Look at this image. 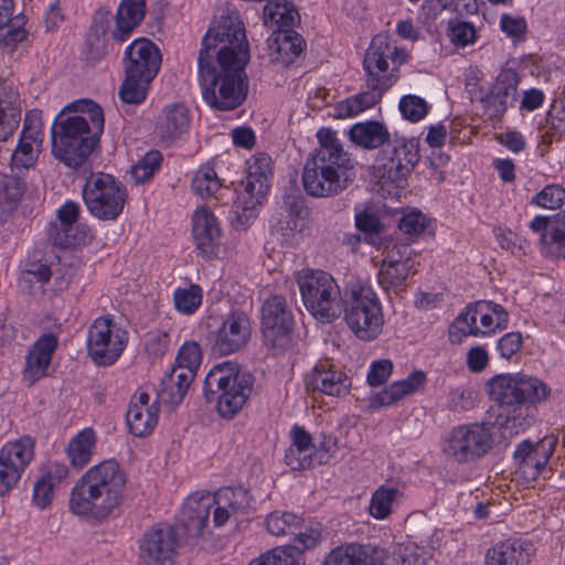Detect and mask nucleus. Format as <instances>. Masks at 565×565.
Segmentation results:
<instances>
[{
	"label": "nucleus",
	"instance_id": "1",
	"mask_svg": "<svg viewBox=\"0 0 565 565\" xmlns=\"http://www.w3.org/2000/svg\"><path fill=\"white\" fill-rule=\"evenodd\" d=\"M245 26L236 13L222 15L202 40L199 74L204 100L217 110H233L247 97L249 62Z\"/></svg>",
	"mask_w": 565,
	"mask_h": 565
},
{
	"label": "nucleus",
	"instance_id": "2",
	"mask_svg": "<svg viewBox=\"0 0 565 565\" xmlns=\"http://www.w3.org/2000/svg\"><path fill=\"white\" fill-rule=\"evenodd\" d=\"M104 114L94 102L82 99L66 105L51 129L52 153L66 167L84 166L99 142Z\"/></svg>",
	"mask_w": 565,
	"mask_h": 565
},
{
	"label": "nucleus",
	"instance_id": "3",
	"mask_svg": "<svg viewBox=\"0 0 565 565\" xmlns=\"http://www.w3.org/2000/svg\"><path fill=\"white\" fill-rule=\"evenodd\" d=\"M317 139L319 147L306 160L302 184L310 196H335L353 183L355 162L343 149L337 131L327 127L320 128Z\"/></svg>",
	"mask_w": 565,
	"mask_h": 565
},
{
	"label": "nucleus",
	"instance_id": "4",
	"mask_svg": "<svg viewBox=\"0 0 565 565\" xmlns=\"http://www.w3.org/2000/svg\"><path fill=\"white\" fill-rule=\"evenodd\" d=\"M487 390L501 408L497 423L504 439L525 429L530 425L532 407L551 394L543 381L523 373L498 374L487 382Z\"/></svg>",
	"mask_w": 565,
	"mask_h": 565
},
{
	"label": "nucleus",
	"instance_id": "5",
	"mask_svg": "<svg viewBox=\"0 0 565 565\" xmlns=\"http://www.w3.org/2000/svg\"><path fill=\"white\" fill-rule=\"evenodd\" d=\"M126 483L127 477L120 465L116 460H104L75 482L70 510L92 520L107 519L122 504Z\"/></svg>",
	"mask_w": 565,
	"mask_h": 565
},
{
	"label": "nucleus",
	"instance_id": "6",
	"mask_svg": "<svg viewBox=\"0 0 565 565\" xmlns=\"http://www.w3.org/2000/svg\"><path fill=\"white\" fill-rule=\"evenodd\" d=\"M254 386V376L239 365L225 361L215 365L205 376L203 393L207 402H217V412L232 418L245 405Z\"/></svg>",
	"mask_w": 565,
	"mask_h": 565
},
{
	"label": "nucleus",
	"instance_id": "7",
	"mask_svg": "<svg viewBox=\"0 0 565 565\" xmlns=\"http://www.w3.org/2000/svg\"><path fill=\"white\" fill-rule=\"evenodd\" d=\"M122 65L125 81L119 89L120 99L125 104H140L160 70V51L150 40L137 39L126 47Z\"/></svg>",
	"mask_w": 565,
	"mask_h": 565
},
{
	"label": "nucleus",
	"instance_id": "8",
	"mask_svg": "<svg viewBox=\"0 0 565 565\" xmlns=\"http://www.w3.org/2000/svg\"><path fill=\"white\" fill-rule=\"evenodd\" d=\"M296 280L305 307L317 320L327 323L341 316L343 297L329 273L305 268L297 273Z\"/></svg>",
	"mask_w": 565,
	"mask_h": 565
},
{
	"label": "nucleus",
	"instance_id": "9",
	"mask_svg": "<svg viewBox=\"0 0 565 565\" xmlns=\"http://www.w3.org/2000/svg\"><path fill=\"white\" fill-rule=\"evenodd\" d=\"M342 312L348 327L360 340H374L382 332V307L370 286L355 285L347 290L342 300Z\"/></svg>",
	"mask_w": 565,
	"mask_h": 565
},
{
	"label": "nucleus",
	"instance_id": "10",
	"mask_svg": "<svg viewBox=\"0 0 565 565\" xmlns=\"http://www.w3.org/2000/svg\"><path fill=\"white\" fill-rule=\"evenodd\" d=\"M82 196L90 215L100 221H115L124 211L128 191L114 175L96 172L86 178Z\"/></svg>",
	"mask_w": 565,
	"mask_h": 565
},
{
	"label": "nucleus",
	"instance_id": "11",
	"mask_svg": "<svg viewBox=\"0 0 565 565\" xmlns=\"http://www.w3.org/2000/svg\"><path fill=\"white\" fill-rule=\"evenodd\" d=\"M491 423H471L454 427L445 437L443 451L457 463L476 461L493 446Z\"/></svg>",
	"mask_w": 565,
	"mask_h": 565
},
{
	"label": "nucleus",
	"instance_id": "12",
	"mask_svg": "<svg viewBox=\"0 0 565 565\" xmlns=\"http://www.w3.org/2000/svg\"><path fill=\"white\" fill-rule=\"evenodd\" d=\"M271 177V158L267 153H255L248 161L247 175L243 181L244 191L235 202V213L239 225L245 227L250 220L257 216V206L262 204L268 193Z\"/></svg>",
	"mask_w": 565,
	"mask_h": 565
},
{
	"label": "nucleus",
	"instance_id": "13",
	"mask_svg": "<svg viewBox=\"0 0 565 565\" xmlns=\"http://www.w3.org/2000/svg\"><path fill=\"white\" fill-rule=\"evenodd\" d=\"M295 316L287 299L280 295L268 297L260 307V329L266 347L276 353L289 348L292 341Z\"/></svg>",
	"mask_w": 565,
	"mask_h": 565
},
{
	"label": "nucleus",
	"instance_id": "14",
	"mask_svg": "<svg viewBox=\"0 0 565 565\" xmlns=\"http://www.w3.org/2000/svg\"><path fill=\"white\" fill-rule=\"evenodd\" d=\"M379 156L382 161L380 178L398 184L406 180L418 163L419 142L414 138L395 137L390 139Z\"/></svg>",
	"mask_w": 565,
	"mask_h": 565
},
{
	"label": "nucleus",
	"instance_id": "15",
	"mask_svg": "<svg viewBox=\"0 0 565 565\" xmlns=\"http://www.w3.org/2000/svg\"><path fill=\"white\" fill-rule=\"evenodd\" d=\"M252 323L243 310H232L212 333V350L218 355H228L239 351L250 340Z\"/></svg>",
	"mask_w": 565,
	"mask_h": 565
},
{
	"label": "nucleus",
	"instance_id": "16",
	"mask_svg": "<svg viewBox=\"0 0 565 565\" xmlns=\"http://www.w3.org/2000/svg\"><path fill=\"white\" fill-rule=\"evenodd\" d=\"M125 349L124 335L113 331V319L98 318L88 329L87 352L98 365H111Z\"/></svg>",
	"mask_w": 565,
	"mask_h": 565
},
{
	"label": "nucleus",
	"instance_id": "17",
	"mask_svg": "<svg viewBox=\"0 0 565 565\" xmlns=\"http://www.w3.org/2000/svg\"><path fill=\"white\" fill-rule=\"evenodd\" d=\"M33 456L34 443L30 437L8 443L1 448L0 495H6L17 486Z\"/></svg>",
	"mask_w": 565,
	"mask_h": 565
},
{
	"label": "nucleus",
	"instance_id": "18",
	"mask_svg": "<svg viewBox=\"0 0 565 565\" xmlns=\"http://www.w3.org/2000/svg\"><path fill=\"white\" fill-rule=\"evenodd\" d=\"M557 444L558 437L553 434L545 436L536 444L529 439L523 440L513 454L518 471L526 479L536 480L548 463Z\"/></svg>",
	"mask_w": 565,
	"mask_h": 565
},
{
	"label": "nucleus",
	"instance_id": "19",
	"mask_svg": "<svg viewBox=\"0 0 565 565\" xmlns=\"http://www.w3.org/2000/svg\"><path fill=\"white\" fill-rule=\"evenodd\" d=\"M396 53L388 39L382 34L374 36L363 60L367 87L387 89L393 84V74L388 72V56Z\"/></svg>",
	"mask_w": 565,
	"mask_h": 565
},
{
	"label": "nucleus",
	"instance_id": "20",
	"mask_svg": "<svg viewBox=\"0 0 565 565\" xmlns=\"http://www.w3.org/2000/svg\"><path fill=\"white\" fill-rule=\"evenodd\" d=\"M178 545L175 530L170 525H160L143 534L140 551L148 565H166L171 562Z\"/></svg>",
	"mask_w": 565,
	"mask_h": 565
},
{
	"label": "nucleus",
	"instance_id": "21",
	"mask_svg": "<svg viewBox=\"0 0 565 565\" xmlns=\"http://www.w3.org/2000/svg\"><path fill=\"white\" fill-rule=\"evenodd\" d=\"M530 227L540 234V242L546 255L565 258V211L548 216H535Z\"/></svg>",
	"mask_w": 565,
	"mask_h": 565
},
{
	"label": "nucleus",
	"instance_id": "22",
	"mask_svg": "<svg viewBox=\"0 0 565 565\" xmlns=\"http://www.w3.org/2000/svg\"><path fill=\"white\" fill-rule=\"evenodd\" d=\"M387 557L382 547L349 543L331 550L321 565H385Z\"/></svg>",
	"mask_w": 565,
	"mask_h": 565
},
{
	"label": "nucleus",
	"instance_id": "23",
	"mask_svg": "<svg viewBox=\"0 0 565 565\" xmlns=\"http://www.w3.org/2000/svg\"><path fill=\"white\" fill-rule=\"evenodd\" d=\"M307 391L320 392L330 396H343L349 393L351 381L345 373L329 361H320L305 377Z\"/></svg>",
	"mask_w": 565,
	"mask_h": 565
},
{
	"label": "nucleus",
	"instance_id": "24",
	"mask_svg": "<svg viewBox=\"0 0 565 565\" xmlns=\"http://www.w3.org/2000/svg\"><path fill=\"white\" fill-rule=\"evenodd\" d=\"M192 235L196 248L205 258H212L216 255L221 228L213 212L205 207L195 210L192 217Z\"/></svg>",
	"mask_w": 565,
	"mask_h": 565
},
{
	"label": "nucleus",
	"instance_id": "25",
	"mask_svg": "<svg viewBox=\"0 0 565 565\" xmlns=\"http://www.w3.org/2000/svg\"><path fill=\"white\" fill-rule=\"evenodd\" d=\"M213 521L215 526H222L231 518L248 513L250 508L249 492L242 488H223L212 494Z\"/></svg>",
	"mask_w": 565,
	"mask_h": 565
},
{
	"label": "nucleus",
	"instance_id": "26",
	"mask_svg": "<svg viewBox=\"0 0 565 565\" xmlns=\"http://www.w3.org/2000/svg\"><path fill=\"white\" fill-rule=\"evenodd\" d=\"M213 501L211 493L194 494L186 499L180 511L179 523L188 537L194 539L203 534Z\"/></svg>",
	"mask_w": 565,
	"mask_h": 565
},
{
	"label": "nucleus",
	"instance_id": "27",
	"mask_svg": "<svg viewBox=\"0 0 565 565\" xmlns=\"http://www.w3.org/2000/svg\"><path fill=\"white\" fill-rule=\"evenodd\" d=\"M22 115L21 98L15 86L0 79V142L7 141L19 127Z\"/></svg>",
	"mask_w": 565,
	"mask_h": 565
},
{
	"label": "nucleus",
	"instance_id": "28",
	"mask_svg": "<svg viewBox=\"0 0 565 565\" xmlns=\"http://www.w3.org/2000/svg\"><path fill=\"white\" fill-rule=\"evenodd\" d=\"M57 344V337L53 333H45L40 337L25 356L23 372L25 380L33 383L46 373Z\"/></svg>",
	"mask_w": 565,
	"mask_h": 565
},
{
	"label": "nucleus",
	"instance_id": "29",
	"mask_svg": "<svg viewBox=\"0 0 565 565\" xmlns=\"http://www.w3.org/2000/svg\"><path fill=\"white\" fill-rule=\"evenodd\" d=\"M532 544L521 540H507L489 548L486 565H526L530 563Z\"/></svg>",
	"mask_w": 565,
	"mask_h": 565
},
{
	"label": "nucleus",
	"instance_id": "30",
	"mask_svg": "<svg viewBox=\"0 0 565 565\" xmlns=\"http://www.w3.org/2000/svg\"><path fill=\"white\" fill-rule=\"evenodd\" d=\"M426 382V374L423 371H414L406 379L395 381L372 398L373 407L391 406L414 394Z\"/></svg>",
	"mask_w": 565,
	"mask_h": 565
},
{
	"label": "nucleus",
	"instance_id": "31",
	"mask_svg": "<svg viewBox=\"0 0 565 565\" xmlns=\"http://www.w3.org/2000/svg\"><path fill=\"white\" fill-rule=\"evenodd\" d=\"M146 14V0H121L116 12V25L111 36L125 42L141 23Z\"/></svg>",
	"mask_w": 565,
	"mask_h": 565
},
{
	"label": "nucleus",
	"instance_id": "32",
	"mask_svg": "<svg viewBox=\"0 0 565 565\" xmlns=\"http://www.w3.org/2000/svg\"><path fill=\"white\" fill-rule=\"evenodd\" d=\"M349 139L358 147L373 150L384 148L391 139V134L383 122L366 120L356 122L349 129Z\"/></svg>",
	"mask_w": 565,
	"mask_h": 565
},
{
	"label": "nucleus",
	"instance_id": "33",
	"mask_svg": "<svg viewBox=\"0 0 565 565\" xmlns=\"http://www.w3.org/2000/svg\"><path fill=\"white\" fill-rule=\"evenodd\" d=\"M189 127V110L178 103L166 106L157 121V131L166 140L180 138Z\"/></svg>",
	"mask_w": 565,
	"mask_h": 565
},
{
	"label": "nucleus",
	"instance_id": "34",
	"mask_svg": "<svg viewBox=\"0 0 565 565\" xmlns=\"http://www.w3.org/2000/svg\"><path fill=\"white\" fill-rule=\"evenodd\" d=\"M369 89L339 102L334 107L338 118L354 117L377 104L386 89L367 87Z\"/></svg>",
	"mask_w": 565,
	"mask_h": 565
},
{
	"label": "nucleus",
	"instance_id": "35",
	"mask_svg": "<svg viewBox=\"0 0 565 565\" xmlns=\"http://www.w3.org/2000/svg\"><path fill=\"white\" fill-rule=\"evenodd\" d=\"M25 190L24 182L14 175L0 179V223H6L17 210Z\"/></svg>",
	"mask_w": 565,
	"mask_h": 565
},
{
	"label": "nucleus",
	"instance_id": "36",
	"mask_svg": "<svg viewBox=\"0 0 565 565\" xmlns=\"http://www.w3.org/2000/svg\"><path fill=\"white\" fill-rule=\"evenodd\" d=\"M472 302L468 303L465 309L455 318L448 329V340L451 344H461L467 337H486L488 331H482L477 326L476 309L471 308Z\"/></svg>",
	"mask_w": 565,
	"mask_h": 565
},
{
	"label": "nucleus",
	"instance_id": "37",
	"mask_svg": "<svg viewBox=\"0 0 565 565\" xmlns=\"http://www.w3.org/2000/svg\"><path fill=\"white\" fill-rule=\"evenodd\" d=\"M95 444L96 436L92 428H85L74 436L67 446L71 465L77 469L86 466L92 459Z\"/></svg>",
	"mask_w": 565,
	"mask_h": 565
},
{
	"label": "nucleus",
	"instance_id": "38",
	"mask_svg": "<svg viewBox=\"0 0 565 565\" xmlns=\"http://www.w3.org/2000/svg\"><path fill=\"white\" fill-rule=\"evenodd\" d=\"M159 408H143L129 405L126 422L129 431L136 437L149 436L158 424Z\"/></svg>",
	"mask_w": 565,
	"mask_h": 565
},
{
	"label": "nucleus",
	"instance_id": "39",
	"mask_svg": "<svg viewBox=\"0 0 565 565\" xmlns=\"http://www.w3.org/2000/svg\"><path fill=\"white\" fill-rule=\"evenodd\" d=\"M47 235L54 246L63 249L86 243V233L82 232L78 226H66L58 223H52L49 227Z\"/></svg>",
	"mask_w": 565,
	"mask_h": 565
},
{
	"label": "nucleus",
	"instance_id": "40",
	"mask_svg": "<svg viewBox=\"0 0 565 565\" xmlns=\"http://www.w3.org/2000/svg\"><path fill=\"white\" fill-rule=\"evenodd\" d=\"M303 520L291 512L274 511L266 519V527L273 535H292L301 527Z\"/></svg>",
	"mask_w": 565,
	"mask_h": 565
},
{
	"label": "nucleus",
	"instance_id": "41",
	"mask_svg": "<svg viewBox=\"0 0 565 565\" xmlns=\"http://www.w3.org/2000/svg\"><path fill=\"white\" fill-rule=\"evenodd\" d=\"M203 291L196 284L186 288H177L173 292V303L177 311L183 315L194 313L202 303Z\"/></svg>",
	"mask_w": 565,
	"mask_h": 565
},
{
	"label": "nucleus",
	"instance_id": "42",
	"mask_svg": "<svg viewBox=\"0 0 565 565\" xmlns=\"http://www.w3.org/2000/svg\"><path fill=\"white\" fill-rule=\"evenodd\" d=\"M298 13L290 8L286 0H273L265 4L263 18L265 23H274L280 26H292Z\"/></svg>",
	"mask_w": 565,
	"mask_h": 565
},
{
	"label": "nucleus",
	"instance_id": "43",
	"mask_svg": "<svg viewBox=\"0 0 565 565\" xmlns=\"http://www.w3.org/2000/svg\"><path fill=\"white\" fill-rule=\"evenodd\" d=\"M422 545L415 542H406L398 544L393 552L394 559L401 565H424L429 558L430 553L424 541Z\"/></svg>",
	"mask_w": 565,
	"mask_h": 565
},
{
	"label": "nucleus",
	"instance_id": "44",
	"mask_svg": "<svg viewBox=\"0 0 565 565\" xmlns=\"http://www.w3.org/2000/svg\"><path fill=\"white\" fill-rule=\"evenodd\" d=\"M221 186V181L210 164L201 167L192 179L193 191L203 199L211 198Z\"/></svg>",
	"mask_w": 565,
	"mask_h": 565
},
{
	"label": "nucleus",
	"instance_id": "45",
	"mask_svg": "<svg viewBox=\"0 0 565 565\" xmlns=\"http://www.w3.org/2000/svg\"><path fill=\"white\" fill-rule=\"evenodd\" d=\"M298 547H276L250 562L249 565H300Z\"/></svg>",
	"mask_w": 565,
	"mask_h": 565
},
{
	"label": "nucleus",
	"instance_id": "46",
	"mask_svg": "<svg viewBox=\"0 0 565 565\" xmlns=\"http://www.w3.org/2000/svg\"><path fill=\"white\" fill-rule=\"evenodd\" d=\"M398 495L395 488L380 487L372 495L369 512L379 520L387 518L392 512V504Z\"/></svg>",
	"mask_w": 565,
	"mask_h": 565
},
{
	"label": "nucleus",
	"instance_id": "47",
	"mask_svg": "<svg viewBox=\"0 0 565 565\" xmlns=\"http://www.w3.org/2000/svg\"><path fill=\"white\" fill-rule=\"evenodd\" d=\"M415 263H404L397 265L382 263L381 269L379 271L380 285L384 289L402 286L407 279Z\"/></svg>",
	"mask_w": 565,
	"mask_h": 565
},
{
	"label": "nucleus",
	"instance_id": "48",
	"mask_svg": "<svg viewBox=\"0 0 565 565\" xmlns=\"http://www.w3.org/2000/svg\"><path fill=\"white\" fill-rule=\"evenodd\" d=\"M162 161V154L158 150L148 151L135 166L131 167L130 174L136 183H143L152 178L159 170Z\"/></svg>",
	"mask_w": 565,
	"mask_h": 565
},
{
	"label": "nucleus",
	"instance_id": "49",
	"mask_svg": "<svg viewBox=\"0 0 565 565\" xmlns=\"http://www.w3.org/2000/svg\"><path fill=\"white\" fill-rule=\"evenodd\" d=\"M447 36L456 47H466L477 41V31L470 22L449 21Z\"/></svg>",
	"mask_w": 565,
	"mask_h": 565
},
{
	"label": "nucleus",
	"instance_id": "50",
	"mask_svg": "<svg viewBox=\"0 0 565 565\" xmlns=\"http://www.w3.org/2000/svg\"><path fill=\"white\" fill-rule=\"evenodd\" d=\"M277 52L289 56L288 60H284L285 63H291L295 57H298L306 46V42L302 36L290 30L280 34L277 40Z\"/></svg>",
	"mask_w": 565,
	"mask_h": 565
},
{
	"label": "nucleus",
	"instance_id": "51",
	"mask_svg": "<svg viewBox=\"0 0 565 565\" xmlns=\"http://www.w3.org/2000/svg\"><path fill=\"white\" fill-rule=\"evenodd\" d=\"M282 207L290 216V220L287 221V230L292 231L296 228L298 220H303L308 216V207L305 198L299 193L291 192L285 194Z\"/></svg>",
	"mask_w": 565,
	"mask_h": 565
},
{
	"label": "nucleus",
	"instance_id": "52",
	"mask_svg": "<svg viewBox=\"0 0 565 565\" xmlns=\"http://www.w3.org/2000/svg\"><path fill=\"white\" fill-rule=\"evenodd\" d=\"M23 18L12 19V14L7 21L0 23V45L15 46L26 36V31L22 28Z\"/></svg>",
	"mask_w": 565,
	"mask_h": 565
},
{
	"label": "nucleus",
	"instance_id": "53",
	"mask_svg": "<svg viewBox=\"0 0 565 565\" xmlns=\"http://www.w3.org/2000/svg\"><path fill=\"white\" fill-rule=\"evenodd\" d=\"M321 533L322 527L320 523H315L305 526L303 531H300L299 529L295 531L294 545H287L286 547H298L301 563H303V551L316 547L321 541Z\"/></svg>",
	"mask_w": 565,
	"mask_h": 565
},
{
	"label": "nucleus",
	"instance_id": "54",
	"mask_svg": "<svg viewBox=\"0 0 565 565\" xmlns=\"http://www.w3.org/2000/svg\"><path fill=\"white\" fill-rule=\"evenodd\" d=\"M398 107L403 117L412 122L419 121L428 111L426 100L416 95L403 96Z\"/></svg>",
	"mask_w": 565,
	"mask_h": 565
},
{
	"label": "nucleus",
	"instance_id": "55",
	"mask_svg": "<svg viewBox=\"0 0 565 565\" xmlns=\"http://www.w3.org/2000/svg\"><path fill=\"white\" fill-rule=\"evenodd\" d=\"M532 202L544 209H558L565 202V190L558 184L546 185L533 198Z\"/></svg>",
	"mask_w": 565,
	"mask_h": 565
},
{
	"label": "nucleus",
	"instance_id": "56",
	"mask_svg": "<svg viewBox=\"0 0 565 565\" xmlns=\"http://www.w3.org/2000/svg\"><path fill=\"white\" fill-rule=\"evenodd\" d=\"M510 99L511 96L493 86L492 90L481 102L489 117L499 119L505 113Z\"/></svg>",
	"mask_w": 565,
	"mask_h": 565
},
{
	"label": "nucleus",
	"instance_id": "57",
	"mask_svg": "<svg viewBox=\"0 0 565 565\" xmlns=\"http://www.w3.org/2000/svg\"><path fill=\"white\" fill-rule=\"evenodd\" d=\"M202 361L200 345L194 341L185 342L178 352L177 365L196 372Z\"/></svg>",
	"mask_w": 565,
	"mask_h": 565
},
{
	"label": "nucleus",
	"instance_id": "58",
	"mask_svg": "<svg viewBox=\"0 0 565 565\" xmlns=\"http://www.w3.org/2000/svg\"><path fill=\"white\" fill-rule=\"evenodd\" d=\"M170 345V335L162 330H153L147 333L145 350L152 359L163 356Z\"/></svg>",
	"mask_w": 565,
	"mask_h": 565
},
{
	"label": "nucleus",
	"instance_id": "59",
	"mask_svg": "<svg viewBox=\"0 0 565 565\" xmlns=\"http://www.w3.org/2000/svg\"><path fill=\"white\" fill-rule=\"evenodd\" d=\"M186 394V390L182 385L177 386L173 379L166 375L162 377L158 391V401L163 404L179 405Z\"/></svg>",
	"mask_w": 565,
	"mask_h": 565
},
{
	"label": "nucleus",
	"instance_id": "60",
	"mask_svg": "<svg viewBox=\"0 0 565 565\" xmlns=\"http://www.w3.org/2000/svg\"><path fill=\"white\" fill-rule=\"evenodd\" d=\"M414 256L415 252L408 243H394L391 247H387L383 263L392 265L415 263Z\"/></svg>",
	"mask_w": 565,
	"mask_h": 565
},
{
	"label": "nucleus",
	"instance_id": "61",
	"mask_svg": "<svg viewBox=\"0 0 565 565\" xmlns=\"http://www.w3.org/2000/svg\"><path fill=\"white\" fill-rule=\"evenodd\" d=\"M393 372V363L391 360L382 359L372 362L367 373V383L370 386H380L384 384Z\"/></svg>",
	"mask_w": 565,
	"mask_h": 565
},
{
	"label": "nucleus",
	"instance_id": "62",
	"mask_svg": "<svg viewBox=\"0 0 565 565\" xmlns=\"http://www.w3.org/2000/svg\"><path fill=\"white\" fill-rule=\"evenodd\" d=\"M426 226V217L422 212H411L404 215L398 224L399 230L411 238L422 234Z\"/></svg>",
	"mask_w": 565,
	"mask_h": 565
},
{
	"label": "nucleus",
	"instance_id": "63",
	"mask_svg": "<svg viewBox=\"0 0 565 565\" xmlns=\"http://www.w3.org/2000/svg\"><path fill=\"white\" fill-rule=\"evenodd\" d=\"M39 148L36 142L26 141L20 138L17 149L13 153V160L24 167H31L38 159Z\"/></svg>",
	"mask_w": 565,
	"mask_h": 565
},
{
	"label": "nucleus",
	"instance_id": "64",
	"mask_svg": "<svg viewBox=\"0 0 565 565\" xmlns=\"http://www.w3.org/2000/svg\"><path fill=\"white\" fill-rule=\"evenodd\" d=\"M55 487L46 481L44 478H40L36 480L33 487V502L40 509L47 508L53 500Z\"/></svg>",
	"mask_w": 565,
	"mask_h": 565
}]
</instances>
